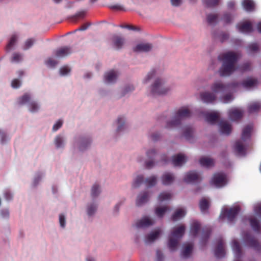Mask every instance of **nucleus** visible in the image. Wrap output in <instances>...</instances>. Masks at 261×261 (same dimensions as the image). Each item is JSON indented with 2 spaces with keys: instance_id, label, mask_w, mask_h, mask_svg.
Here are the masks:
<instances>
[{
  "instance_id": "nucleus-25",
  "label": "nucleus",
  "mask_w": 261,
  "mask_h": 261,
  "mask_svg": "<svg viewBox=\"0 0 261 261\" xmlns=\"http://www.w3.org/2000/svg\"><path fill=\"white\" fill-rule=\"evenodd\" d=\"M239 31L242 33H250L252 31V24L250 22H245L237 25Z\"/></svg>"
},
{
  "instance_id": "nucleus-7",
  "label": "nucleus",
  "mask_w": 261,
  "mask_h": 261,
  "mask_svg": "<svg viewBox=\"0 0 261 261\" xmlns=\"http://www.w3.org/2000/svg\"><path fill=\"white\" fill-rule=\"evenodd\" d=\"M243 239L245 243L249 247L253 248L257 251L261 249V245L259 242L250 233L246 232L243 236Z\"/></svg>"
},
{
  "instance_id": "nucleus-21",
  "label": "nucleus",
  "mask_w": 261,
  "mask_h": 261,
  "mask_svg": "<svg viewBox=\"0 0 261 261\" xmlns=\"http://www.w3.org/2000/svg\"><path fill=\"white\" fill-rule=\"evenodd\" d=\"M252 129L253 126L251 124L247 125L244 127L241 136L242 141H245L250 139Z\"/></svg>"
},
{
  "instance_id": "nucleus-10",
  "label": "nucleus",
  "mask_w": 261,
  "mask_h": 261,
  "mask_svg": "<svg viewBox=\"0 0 261 261\" xmlns=\"http://www.w3.org/2000/svg\"><path fill=\"white\" fill-rule=\"evenodd\" d=\"M72 53V48L70 46H63L57 49L55 51V56L59 58L67 57Z\"/></svg>"
},
{
  "instance_id": "nucleus-55",
  "label": "nucleus",
  "mask_w": 261,
  "mask_h": 261,
  "mask_svg": "<svg viewBox=\"0 0 261 261\" xmlns=\"http://www.w3.org/2000/svg\"><path fill=\"white\" fill-rule=\"evenodd\" d=\"M90 142L91 141L88 139H82L80 146V149L81 150L85 149L90 144Z\"/></svg>"
},
{
  "instance_id": "nucleus-17",
  "label": "nucleus",
  "mask_w": 261,
  "mask_h": 261,
  "mask_svg": "<svg viewBox=\"0 0 261 261\" xmlns=\"http://www.w3.org/2000/svg\"><path fill=\"white\" fill-rule=\"evenodd\" d=\"M220 132L223 134L228 135L230 134L232 128L231 125L226 120H222L219 122Z\"/></svg>"
},
{
  "instance_id": "nucleus-15",
  "label": "nucleus",
  "mask_w": 261,
  "mask_h": 261,
  "mask_svg": "<svg viewBox=\"0 0 261 261\" xmlns=\"http://www.w3.org/2000/svg\"><path fill=\"white\" fill-rule=\"evenodd\" d=\"M231 246L236 258V260L234 261H240L239 259L242 256V252L239 243L237 240H234L232 241Z\"/></svg>"
},
{
  "instance_id": "nucleus-47",
  "label": "nucleus",
  "mask_w": 261,
  "mask_h": 261,
  "mask_svg": "<svg viewBox=\"0 0 261 261\" xmlns=\"http://www.w3.org/2000/svg\"><path fill=\"white\" fill-rule=\"evenodd\" d=\"M100 193V188L99 185L96 184H95L92 186L91 189V196L93 197H95L97 196Z\"/></svg>"
},
{
  "instance_id": "nucleus-36",
  "label": "nucleus",
  "mask_w": 261,
  "mask_h": 261,
  "mask_svg": "<svg viewBox=\"0 0 261 261\" xmlns=\"http://www.w3.org/2000/svg\"><path fill=\"white\" fill-rule=\"evenodd\" d=\"M210 206L209 201L205 198H202L199 201V207L202 212L207 210Z\"/></svg>"
},
{
  "instance_id": "nucleus-13",
  "label": "nucleus",
  "mask_w": 261,
  "mask_h": 261,
  "mask_svg": "<svg viewBox=\"0 0 261 261\" xmlns=\"http://www.w3.org/2000/svg\"><path fill=\"white\" fill-rule=\"evenodd\" d=\"M156 153V152L154 149L149 150L146 152L147 156L149 159L148 161L145 162V167L146 168L150 169L153 166L154 164L153 158L155 156Z\"/></svg>"
},
{
  "instance_id": "nucleus-33",
  "label": "nucleus",
  "mask_w": 261,
  "mask_h": 261,
  "mask_svg": "<svg viewBox=\"0 0 261 261\" xmlns=\"http://www.w3.org/2000/svg\"><path fill=\"white\" fill-rule=\"evenodd\" d=\"M186 212L182 208L177 210L172 216V220L175 221L185 216Z\"/></svg>"
},
{
  "instance_id": "nucleus-34",
  "label": "nucleus",
  "mask_w": 261,
  "mask_h": 261,
  "mask_svg": "<svg viewBox=\"0 0 261 261\" xmlns=\"http://www.w3.org/2000/svg\"><path fill=\"white\" fill-rule=\"evenodd\" d=\"M193 249V245L191 244H187L182 251L181 255L184 258L188 257L191 253Z\"/></svg>"
},
{
  "instance_id": "nucleus-32",
  "label": "nucleus",
  "mask_w": 261,
  "mask_h": 261,
  "mask_svg": "<svg viewBox=\"0 0 261 261\" xmlns=\"http://www.w3.org/2000/svg\"><path fill=\"white\" fill-rule=\"evenodd\" d=\"M257 83V81L255 79L248 78L244 80L242 83V86L245 88H251L255 85Z\"/></svg>"
},
{
  "instance_id": "nucleus-53",
  "label": "nucleus",
  "mask_w": 261,
  "mask_h": 261,
  "mask_svg": "<svg viewBox=\"0 0 261 261\" xmlns=\"http://www.w3.org/2000/svg\"><path fill=\"white\" fill-rule=\"evenodd\" d=\"M219 0H204V4L207 7H213L217 6Z\"/></svg>"
},
{
  "instance_id": "nucleus-48",
  "label": "nucleus",
  "mask_w": 261,
  "mask_h": 261,
  "mask_svg": "<svg viewBox=\"0 0 261 261\" xmlns=\"http://www.w3.org/2000/svg\"><path fill=\"white\" fill-rule=\"evenodd\" d=\"M9 140V138L6 134V133L0 129V142L2 144H5L6 142Z\"/></svg>"
},
{
  "instance_id": "nucleus-1",
  "label": "nucleus",
  "mask_w": 261,
  "mask_h": 261,
  "mask_svg": "<svg viewBox=\"0 0 261 261\" xmlns=\"http://www.w3.org/2000/svg\"><path fill=\"white\" fill-rule=\"evenodd\" d=\"M239 56L237 53L229 51L220 55L218 59L222 62L219 72L221 76H227L232 74L237 69L236 63Z\"/></svg>"
},
{
  "instance_id": "nucleus-37",
  "label": "nucleus",
  "mask_w": 261,
  "mask_h": 261,
  "mask_svg": "<svg viewBox=\"0 0 261 261\" xmlns=\"http://www.w3.org/2000/svg\"><path fill=\"white\" fill-rule=\"evenodd\" d=\"M86 11L83 10L78 12L75 14L70 17L71 20L73 22H76L79 20L83 19L86 16Z\"/></svg>"
},
{
  "instance_id": "nucleus-44",
  "label": "nucleus",
  "mask_w": 261,
  "mask_h": 261,
  "mask_svg": "<svg viewBox=\"0 0 261 261\" xmlns=\"http://www.w3.org/2000/svg\"><path fill=\"white\" fill-rule=\"evenodd\" d=\"M30 100V95L28 93H25L18 99V103L19 105H23L26 102H29Z\"/></svg>"
},
{
  "instance_id": "nucleus-64",
  "label": "nucleus",
  "mask_w": 261,
  "mask_h": 261,
  "mask_svg": "<svg viewBox=\"0 0 261 261\" xmlns=\"http://www.w3.org/2000/svg\"><path fill=\"white\" fill-rule=\"evenodd\" d=\"M63 124V122L61 120H59L53 126V130L54 131H57L61 127Z\"/></svg>"
},
{
  "instance_id": "nucleus-50",
  "label": "nucleus",
  "mask_w": 261,
  "mask_h": 261,
  "mask_svg": "<svg viewBox=\"0 0 261 261\" xmlns=\"http://www.w3.org/2000/svg\"><path fill=\"white\" fill-rule=\"evenodd\" d=\"M240 68L242 71H249L251 69V63L249 62L244 63L240 66Z\"/></svg>"
},
{
  "instance_id": "nucleus-62",
  "label": "nucleus",
  "mask_w": 261,
  "mask_h": 261,
  "mask_svg": "<svg viewBox=\"0 0 261 261\" xmlns=\"http://www.w3.org/2000/svg\"><path fill=\"white\" fill-rule=\"evenodd\" d=\"M70 71V68L67 66H64L60 68V72L62 75L67 74Z\"/></svg>"
},
{
  "instance_id": "nucleus-35",
  "label": "nucleus",
  "mask_w": 261,
  "mask_h": 261,
  "mask_svg": "<svg viewBox=\"0 0 261 261\" xmlns=\"http://www.w3.org/2000/svg\"><path fill=\"white\" fill-rule=\"evenodd\" d=\"M234 149L240 154L245 153V147L241 140L237 141L236 142Z\"/></svg>"
},
{
  "instance_id": "nucleus-63",
  "label": "nucleus",
  "mask_w": 261,
  "mask_h": 261,
  "mask_svg": "<svg viewBox=\"0 0 261 261\" xmlns=\"http://www.w3.org/2000/svg\"><path fill=\"white\" fill-rule=\"evenodd\" d=\"M46 64L50 67H54L58 64V62L54 59L49 58L46 61Z\"/></svg>"
},
{
  "instance_id": "nucleus-5",
  "label": "nucleus",
  "mask_w": 261,
  "mask_h": 261,
  "mask_svg": "<svg viewBox=\"0 0 261 261\" xmlns=\"http://www.w3.org/2000/svg\"><path fill=\"white\" fill-rule=\"evenodd\" d=\"M239 211L240 207L239 206H236L230 208H225L222 211L220 217H226L228 221L231 222L233 221Z\"/></svg>"
},
{
  "instance_id": "nucleus-30",
  "label": "nucleus",
  "mask_w": 261,
  "mask_h": 261,
  "mask_svg": "<svg viewBox=\"0 0 261 261\" xmlns=\"http://www.w3.org/2000/svg\"><path fill=\"white\" fill-rule=\"evenodd\" d=\"M242 5L245 10L247 11L251 12L254 10V4L251 0H244Z\"/></svg>"
},
{
  "instance_id": "nucleus-14",
  "label": "nucleus",
  "mask_w": 261,
  "mask_h": 261,
  "mask_svg": "<svg viewBox=\"0 0 261 261\" xmlns=\"http://www.w3.org/2000/svg\"><path fill=\"white\" fill-rule=\"evenodd\" d=\"M200 176L198 174L194 171L188 172L184 177V181L187 183H192L199 181Z\"/></svg>"
},
{
  "instance_id": "nucleus-56",
  "label": "nucleus",
  "mask_w": 261,
  "mask_h": 261,
  "mask_svg": "<svg viewBox=\"0 0 261 261\" xmlns=\"http://www.w3.org/2000/svg\"><path fill=\"white\" fill-rule=\"evenodd\" d=\"M117 123L118 124V126L117 128V132L121 131L123 128V124H124V118L122 117H119L117 119Z\"/></svg>"
},
{
  "instance_id": "nucleus-12",
  "label": "nucleus",
  "mask_w": 261,
  "mask_h": 261,
  "mask_svg": "<svg viewBox=\"0 0 261 261\" xmlns=\"http://www.w3.org/2000/svg\"><path fill=\"white\" fill-rule=\"evenodd\" d=\"M200 98L204 102L211 103L216 99V96L213 93L204 92L200 93Z\"/></svg>"
},
{
  "instance_id": "nucleus-58",
  "label": "nucleus",
  "mask_w": 261,
  "mask_h": 261,
  "mask_svg": "<svg viewBox=\"0 0 261 261\" xmlns=\"http://www.w3.org/2000/svg\"><path fill=\"white\" fill-rule=\"evenodd\" d=\"M35 39L33 38H29L26 40L23 47L24 49H28L30 48L34 44Z\"/></svg>"
},
{
  "instance_id": "nucleus-6",
  "label": "nucleus",
  "mask_w": 261,
  "mask_h": 261,
  "mask_svg": "<svg viewBox=\"0 0 261 261\" xmlns=\"http://www.w3.org/2000/svg\"><path fill=\"white\" fill-rule=\"evenodd\" d=\"M169 90L168 88L163 87V83L161 79H157L151 87V92L153 95L165 94Z\"/></svg>"
},
{
  "instance_id": "nucleus-26",
  "label": "nucleus",
  "mask_w": 261,
  "mask_h": 261,
  "mask_svg": "<svg viewBox=\"0 0 261 261\" xmlns=\"http://www.w3.org/2000/svg\"><path fill=\"white\" fill-rule=\"evenodd\" d=\"M112 39L113 45L115 47L118 49L122 48L124 43V39L123 38L117 35H114L113 36Z\"/></svg>"
},
{
  "instance_id": "nucleus-2",
  "label": "nucleus",
  "mask_w": 261,
  "mask_h": 261,
  "mask_svg": "<svg viewBox=\"0 0 261 261\" xmlns=\"http://www.w3.org/2000/svg\"><path fill=\"white\" fill-rule=\"evenodd\" d=\"M185 231V227L184 225H180L172 232L168 241V247L171 251L176 250L180 239L184 234Z\"/></svg>"
},
{
  "instance_id": "nucleus-45",
  "label": "nucleus",
  "mask_w": 261,
  "mask_h": 261,
  "mask_svg": "<svg viewBox=\"0 0 261 261\" xmlns=\"http://www.w3.org/2000/svg\"><path fill=\"white\" fill-rule=\"evenodd\" d=\"M184 136L187 140H190L193 136V129L192 127H187L184 131Z\"/></svg>"
},
{
  "instance_id": "nucleus-54",
  "label": "nucleus",
  "mask_w": 261,
  "mask_h": 261,
  "mask_svg": "<svg viewBox=\"0 0 261 261\" xmlns=\"http://www.w3.org/2000/svg\"><path fill=\"white\" fill-rule=\"evenodd\" d=\"M17 41V37L15 35L12 36L7 46V49L8 50H10L12 47L14 45Z\"/></svg>"
},
{
  "instance_id": "nucleus-40",
  "label": "nucleus",
  "mask_w": 261,
  "mask_h": 261,
  "mask_svg": "<svg viewBox=\"0 0 261 261\" xmlns=\"http://www.w3.org/2000/svg\"><path fill=\"white\" fill-rule=\"evenodd\" d=\"M200 228V224L198 222H194L191 226L190 233L194 236H196Z\"/></svg>"
},
{
  "instance_id": "nucleus-60",
  "label": "nucleus",
  "mask_w": 261,
  "mask_h": 261,
  "mask_svg": "<svg viewBox=\"0 0 261 261\" xmlns=\"http://www.w3.org/2000/svg\"><path fill=\"white\" fill-rule=\"evenodd\" d=\"M164 256L162 252L160 250L156 251V259L155 261H163Z\"/></svg>"
},
{
  "instance_id": "nucleus-18",
  "label": "nucleus",
  "mask_w": 261,
  "mask_h": 261,
  "mask_svg": "<svg viewBox=\"0 0 261 261\" xmlns=\"http://www.w3.org/2000/svg\"><path fill=\"white\" fill-rule=\"evenodd\" d=\"M187 161L186 156L182 154L179 153L174 155L172 157V164L174 166H180Z\"/></svg>"
},
{
  "instance_id": "nucleus-42",
  "label": "nucleus",
  "mask_w": 261,
  "mask_h": 261,
  "mask_svg": "<svg viewBox=\"0 0 261 261\" xmlns=\"http://www.w3.org/2000/svg\"><path fill=\"white\" fill-rule=\"evenodd\" d=\"M172 195L169 192H164L161 193L158 197L159 201L163 202L165 200L170 199L171 198Z\"/></svg>"
},
{
  "instance_id": "nucleus-20",
  "label": "nucleus",
  "mask_w": 261,
  "mask_h": 261,
  "mask_svg": "<svg viewBox=\"0 0 261 261\" xmlns=\"http://www.w3.org/2000/svg\"><path fill=\"white\" fill-rule=\"evenodd\" d=\"M152 47L153 46L151 43H140L134 48V51L147 52L150 51L152 48Z\"/></svg>"
},
{
  "instance_id": "nucleus-38",
  "label": "nucleus",
  "mask_w": 261,
  "mask_h": 261,
  "mask_svg": "<svg viewBox=\"0 0 261 261\" xmlns=\"http://www.w3.org/2000/svg\"><path fill=\"white\" fill-rule=\"evenodd\" d=\"M211 233V229L210 227H205L203 228L201 241L204 244H205L208 240Z\"/></svg>"
},
{
  "instance_id": "nucleus-24",
  "label": "nucleus",
  "mask_w": 261,
  "mask_h": 261,
  "mask_svg": "<svg viewBox=\"0 0 261 261\" xmlns=\"http://www.w3.org/2000/svg\"><path fill=\"white\" fill-rule=\"evenodd\" d=\"M174 176L169 172H165L162 176V182L164 185L171 184L174 180Z\"/></svg>"
},
{
  "instance_id": "nucleus-31",
  "label": "nucleus",
  "mask_w": 261,
  "mask_h": 261,
  "mask_svg": "<svg viewBox=\"0 0 261 261\" xmlns=\"http://www.w3.org/2000/svg\"><path fill=\"white\" fill-rule=\"evenodd\" d=\"M161 231L160 230H155L147 235L146 237V243H151L156 240L160 235Z\"/></svg>"
},
{
  "instance_id": "nucleus-59",
  "label": "nucleus",
  "mask_w": 261,
  "mask_h": 261,
  "mask_svg": "<svg viewBox=\"0 0 261 261\" xmlns=\"http://www.w3.org/2000/svg\"><path fill=\"white\" fill-rule=\"evenodd\" d=\"M96 211V206L94 204H92L88 206L87 213L88 215H92Z\"/></svg>"
},
{
  "instance_id": "nucleus-41",
  "label": "nucleus",
  "mask_w": 261,
  "mask_h": 261,
  "mask_svg": "<svg viewBox=\"0 0 261 261\" xmlns=\"http://www.w3.org/2000/svg\"><path fill=\"white\" fill-rule=\"evenodd\" d=\"M157 179L156 176H152L146 179L145 182L148 187L154 186L156 184Z\"/></svg>"
},
{
  "instance_id": "nucleus-29",
  "label": "nucleus",
  "mask_w": 261,
  "mask_h": 261,
  "mask_svg": "<svg viewBox=\"0 0 261 261\" xmlns=\"http://www.w3.org/2000/svg\"><path fill=\"white\" fill-rule=\"evenodd\" d=\"M249 221L252 229L256 232L259 233L260 232V225L259 221L256 218H249Z\"/></svg>"
},
{
  "instance_id": "nucleus-51",
  "label": "nucleus",
  "mask_w": 261,
  "mask_h": 261,
  "mask_svg": "<svg viewBox=\"0 0 261 261\" xmlns=\"http://www.w3.org/2000/svg\"><path fill=\"white\" fill-rule=\"evenodd\" d=\"M144 181V178L142 175H139L137 177L133 183L134 188L138 187Z\"/></svg>"
},
{
  "instance_id": "nucleus-11",
  "label": "nucleus",
  "mask_w": 261,
  "mask_h": 261,
  "mask_svg": "<svg viewBox=\"0 0 261 261\" xmlns=\"http://www.w3.org/2000/svg\"><path fill=\"white\" fill-rule=\"evenodd\" d=\"M244 114V111L238 108H232L229 111V118L232 121L241 119Z\"/></svg>"
},
{
  "instance_id": "nucleus-39",
  "label": "nucleus",
  "mask_w": 261,
  "mask_h": 261,
  "mask_svg": "<svg viewBox=\"0 0 261 261\" xmlns=\"http://www.w3.org/2000/svg\"><path fill=\"white\" fill-rule=\"evenodd\" d=\"M206 19L207 23L210 25L215 24L218 21V14H210L207 15Z\"/></svg>"
},
{
  "instance_id": "nucleus-19",
  "label": "nucleus",
  "mask_w": 261,
  "mask_h": 261,
  "mask_svg": "<svg viewBox=\"0 0 261 261\" xmlns=\"http://www.w3.org/2000/svg\"><path fill=\"white\" fill-rule=\"evenodd\" d=\"M149 194L147 192H144L138 195L136 200V205L141 206L147 202L149 199Z\"/></svg>"
},
{
  "instance_id": "nucleus-22",
  "label": "nucleus",
  "mask_w": 261,
  "mask_h": 261,
  "mask_svg": "<svg viewBox=\"0 0 261 261\" xmlns=\"http://www.w3.org/2000/svg\"><path fill=\"white\" fill-rule=\"evenodd\" d=\"M219 118L220 115L218 112L207 113L205 115L206 121L212 124L216 123Z\"/></svg>"
},
{
  "instance_id": "nucleus-46",
  "label": "nucleus",
  "mask_w": 261,
  "mask_h": 261,
  "mask_svg": "<svg viewBox=\"0 0 261 261\" xmlns=\"http://www.w3.org/2000/svg\"><path fill=\"white\" fill-rule=\"evenodd\" d=\"M259 49L258 45L256 43L250 44L247 46V50L249 53H253L258 51Z\"/></svg>"
},
{
  "instance_id": "nucleus-52",
  "label": "nucleus",
  "mask_w": 261,
  "mask_h": 261,
  "mask_svg": "<svg viewBox=\"0 0 261 261\" xmlns=\"http://www.w3.org/2000/svg\"><path fill=\"white\" fill-rule=\"evenodd\" d=\"M39 107L35 101H31L29 104V110L31 112H36L38 111Z\"/></svg>"
},
{
  "instance_id": "nucleus-57",
  "label": "nucleus",
  "mask_w": 261,
  "mask_h": 261,
  "mask_svg": "<svg viewBox=\"0 0 261 261\" xmlns=\"http://www.w3.org/2000/svg\"><path fill=\"white\" fill-rule=\"evenodd\" d=\"M63 142V138L60 136H58L56 137L55 140V143L57 148L62 147Z\"/></svg>"
},
{
  "instance_id": "nucleus-61",
  "label": "nucleus",
  "mask_w": 261,
  "mask_h": 261,
  "mask_svg": "<svg viewBox=\"0 0 261 261\" xmlns=\"http://www.w3.org/2000/svg\"><path fill=\"white\" fill-rule=\"evenodd\" d=\"M22 59L21 55L18 53H14L13 55L12 61L14 62H18Z\"/></svg>"
},
{
  "instance_id": "nucleus-9",
  "label": "nucleus",
  "mask_w": 261,
  "mask_h": 261,
  "mask_svg": "<svg viewBox=\"0 0 261 261\" xmlns=\"http://www.w3.org/2000/svg\"><path fill=\"white\" fill-rule=\"evenodd\" d=\"M215 255L217 258H222L225 255L224 242L221 237L216 240V247L215 249Z\"/></svg>"
},
{
  "instance_id": "nucleus-43",
  "label": "nucleus",
  "mask_w": 261,
  "mask_h": 261,
  "mask_svg": "<svg viewBox=\"0 0 261 261\" xmlns=\"http://www.w3.org/2000/svg\"><path fill=\"white\" fill-rule=\"evenodd\" d=\"M167 210L168 207L167 206L158 207L155 208V213L158 217L162 218Z\"/></svg>"
},
{
  "instance_id": "nucleus-8",
  "label": "nucleus",
  "mask_w": 261,
  "mask_h": 261,
  "mask_svg": "<svg viewBox=\"0 0 261 261\" xmlns=\"http://www.w3.org/2000/svg\"><path fill=\"white\" fill-rule=\"evenodd\" d=\"M212 182L216 187L224 186L227 183L226 176L223 173H217L214 174Z\"/></svg>"
},
{
  "instance_id": "nucleus-4",
  "label": "nucleus",
  "mask_w": 261,
  "mask_h": 261,
  "mask_svg": "<svg viewBox=\"0 0 261 261\" xmlns=\"http://www.w3.org/2000/svg\"><path fill=\"white\" fill-rule=\"evenodd\" d=\"M239 85L238 82H232L229 84H224L222 82L218 81L215 82L211 86L212 90L215 93H223L230 91Z\"/></svg>"
},
{
  "instance_id": "nucleus-27",
  "label": "nucleus",
  "mask_w": 261,
  "mask_h": 261,
  "mask_svg": "<svg viewBox=\"0 0 261 261\" xmlns=\"http://www.w3.org/2000/svg\"><path fill=\"white\" fill-rule=\"evenodd\" d=\"M261 108V104L259 102H253L248 106V111L249 113H256Z\"/></svg>"
},
{
  "instance_id": "nucleus-28",
  "label": "nucleus",
  "mask_w": 261,
  "mask_h": 261,
  "mask_svg": "<svg viewBox=\"0 0 261 261\" xmlns=\"http://www.w3.org/2000/svg\"><path fill=\"white\" fill-rule=\"evenodd\" d=\"M199 163L202 166L210 167L213 166L214 165V161L213 159L206 158L202 157L199 160Z\"/></svg>"
},
{
  "instance_id": "nucleus-16",
  "label": "nucleus",
  "mask_w": 261,
  "mask_h": 261,
  "mask_svg": "<svg viewBox=\"0 0 261 261\" xmlns=\"http://www.w3.org/2000/svg\"><path fill=\"white\" fill-rule=\"evenodd\" d=\"M153 223V220L145 216L136 222V226L138 228H144L152 225Z\"/></svg>"
},
{
  "instance_id": "nucleus-3",
  "label": "nucleus",
  "mask_w": 261,
  "mask_h": 261,
  "mask_svg": "<svg viewBox=\"0 0 261 261\" xmlns=\"http://www.w3.org/2000/svg\"><path fill=\"white\" fill-rule=\"evenodd\" d=\"M190 116V110L186 107H182L177 111L172 120L167 123L166 127L169 128L177 126L180 124L182 120L189 118Z\"/></svg>"
},
{
  "instance_id": "nucleus-23",
  "label": "nucleus",
  "mask_w": 261,
  "mask_h": 261,
  "mask_svg": "<svg viewBox=\"0 0 261 261\" xmlns=\"http://www.w3.org/2000/svg\"><path fill=\"white\" fill-rule=\"evenodd\" d=\"M118 76L117 72L114 70H112L105 74V80L107 83H111L116 80Z\"/></svg>"
},
{
  "instance_id": "nucleus-49",
  "label": "nucleus",
  "mask_w": 261,
  "mask_h": 261,
  "mask_svg": "<svg viewBox=\"0 0 261 261\" xmlns=\"http://www.w3.org/2000/svg\"><path fill=\"white\" fill-rule=\"evenodd\" d=\"M222 20L225 23H229L232 20V16L231 14L229 13H224L223 17L222 18Z\"/></svg>"
}]
</instances>
